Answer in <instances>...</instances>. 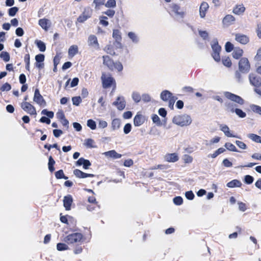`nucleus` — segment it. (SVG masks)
I'll use <instances>...</instances> for the list:
<instances>
[{
	"label": "nucleus",
	"instance_id": "nucleus-37",
	"mask_svg": "<svg viewBox=\"0 0 261 261\" xmlns=\"http://www.w3.org/2000/svg\"><path fill=\"white\" fill-rule=\"evenodd\" d=\"M36 44L37 45L39 50L43 52L46 49L45 44L41 40H37L36 41Z\"/></svg>",
	"mask_w": 261,
	"mask_h": 261
},
{
	"label": "nucleus",
	"instance_id": "nucleus-45",
	"mask_svg": "<svg viewBox=\"0 0 261 261\" xmlns=\"http://www.w3.org/2000/svg\"><path fill=\"white\" fill-rule=\"evenodd\" d=\"M57 249L58 251H64L67 250L68 247L64 243H59L57 245Z\"/></svg>",
	"mask_w": 261,
	"mask_h": 261
},
{
	"label": "nucleus",
	"instance_id": "nucleus-56",
	"mask_svg": "<svg viewBox=\"0 0 261 261\" xmlns=\"http://www.w3.org/2000/svg\"><path fill=\"white\" fill-rule=\"evenodd\" d=\"M254 60L261 62V47L257 49L256 55L254 57Z\"/></svg>",
	"mask_w": 261,
	"mask_h": 261
},
{
	"label": "nucleus",
	"instance_id": "nucleus-13",
	"mask_svg": "<svg viewBox=\"0 0 261 261\" xmlns=\"http://www.w3.org/2000/svg\"><path fill=\"white\" fill-rule=\"evenodd\" d=\"M249 78L251 84L255 88H259L261 86V78L259 76L251 74L249 75Z\"/></svg>",
	"mask_w": 261,
	"mask_h": 261
},
{
	"label": "nucleus",
	"instance_id": "nucleus-41",
	"mask_svg": "<svg viewBox=\"0 0 261 261\" xmlns=\"http://www.w3.org/2000/svg\"><path fill=\"white\" fill-rule=\"evenodd\" d=\"M248 137L249 138L251 139L253 141L256 142V143H259V141H260V137L256 134H249L248 135Z\"/></svg>",
	"mask_w": 261,
	"mask_h": 261
},
{
	"label": "nucleus",
	"instance_id": "nucleus-60",
	"mask_svg": "<svg viewBox=\"0 0 261 261\" xmlns=\"http://www.w3.org/2000/svg\"><path fill=\"white\" fill-rule=\"evenodd\" d=\"M235 143L241 149H245L247 148L246 145L242 141L237 140Z\"/></svg>",
	"mask_w": 261,
	"mask_h": 261
},
{
	"label": "nucleus",
	"instance_id": "nucleus-14",
	"mask_svg": "<svg viewBox=\"0 0 261 261\" xmlns=\"http://www.w3.org/2000/svg\"><path fill=\"white\" fill-rule=\"evenodd\" d=\"M113 105L116 106L119 110H123L126 105V102L123 97H118L116 100L113 102Z\"/></svg>",
	"mask_w": 261,
	"mask_h": 261
},
{
	"label": "nucleus",
	"instance_id": "nucleus-25",
	"mask_svg": "<svg viewBox=\"0 0 261 261\" xmlns=\"http://www.w3.org/2000/svg\"><path fill=\"white\" fill-rule=\"evenodd\" d=\"M208 7V5L206 2H203L201 4L199 8V13L201 18H204L205 16L206 12Z\"/></svg>",
	"mask_w": 261,
	"mask_h": 261
},
{
	"label": "nucleus",
	"instance_id": "nucleus-20",
	"mask_svg": "<svg viewBox=\"0 0 261 261\" xmlns=\"http://www.w3.org/2000/svg\"><path fill=\"white\" fill-rule=\"evenodd\" d=\"M88 42L89 46H92L96 49L99 48V43L96 36L94 35H90L88 37Z\"/></svg>",
	"mask_w": 261,
	"mask_h": 261
},
{
	"label": "nucleus",
	"instance_id": "nucleus-10",
	"mask_svg": "<svg viewBox=\"0 0 261 261\" xmlns=\"http://www.w3.org/2000/svg\"><path fill=\"white\" fill-rule=\"evenodd\" d=\"M33 100L40 106L45 107L46 105L45 100L40 93L39 90L38 88L35 90Z\"/></svg>",
	"mask_w": 261,
	"mask_h": 261
},
{
	"label": "nucleus",
	"instance_id": "nucleus-29",
	"mask_svg": "<svg viewBox=\"0 0 261 261\" xmlns=\"http://www.w3.org/2000/svg\"><path fill=\"white\" fill-rule=\"evenodd\" d=\"M78 53V46L76 45H71L68 49V56L72 58Z\"/></svg>",
	"mask_w": 261,
	"mask_h": 261
},
{
	"label": "nucleus",
	"instance_id": "nucleus-63",
	"mask_svg": "<svg viewBox=\"0 0 261 261\" xmlns=\"http://www.w3.org/2000/svg\"><path fill=\"white\" fill-rule=\"evenodd\" d=\"M199 34L204 40L207 39L208 37V34L205 31H199Z\"/></svg>",
	"mask_w": 261,
	"mask_h": 261
},
{
	"label": "nucleus",
	"instance_id": "nucleus-34",
	"mask_svg": "<svg viewBox=\"0 0 261 261\" xmlns=\"http://www.w3.org/2000/svg\"><path fill=\"white\" fill-rule=\"evenodd\" d=\"M121 124L120 120L118 118H115L112 121V128L113 130H116L119 128Z\"/></svg>",
	"mask_w": 261,
	"mask_h": 261
},
{
	"label": "nucleus",
	"instance_id": "nucleus-30",
	"mask_svg": "<svg viewBox=\"0 0 261 261\" xmlns=\"http://www.w3.org/2000/svg\"><path fill=\"white\" fill-rule=\"evenodd\" d=\"M221 130L228 137L238 138L236 135H232L229 131V128L226 125L221 126Z\"/></svg>",
	"mask_w": 261,
	"mask_h": 261
},
{
	"label": "nucleus",
	"instance_id": "nucleus-46",
	"mask_svg": "<svg viewBox=\"0 0 261 261\" xmlns=\"http://www.w3.org/2000/svg\"><path fill=\"white\" fill-rule=\"evenodd\" d=\"M18 8L17 7H14L10 8L8 10V14L10 16H14L16 15L17 12L18 11Z\"/></svg>",
	"mask_w": 261,
	"mask_h": 261
},
{
	"label": "nucleus",
	"instance_id": "nucleus-8",
	"mask_svg": "<svg viewBox=\"0 0 261 261\" xmlns=\"http://www.w3.org/2000/svg\"><path fill=\"white\" fill-rule=\"evenodd\" d=\"M21 108L27 113L31 115H36V108L30 103L27 101H23L20 105Z\"/></svg>",
	"mask_w": 261,
	"mask_h": 261
},
{
	"label": "nucleus",
	"instance_id": "nucleus-39",
	"mask_svg": "<svg viewBox=\"0 0 261 261\" xmlns=\"http://www.w3.org/2000/svg\"><path fill=\"white\" fill-rule=\"evenodd\" d=\"M30 54L29 53L25 54L24 57V61L25 63V69L27 70H28L29 71L30 70Z\"/></svg>",
	"mask_w": 261,
	"mask_h": 261
},
{
	"label": "nucleus",
	"instance_id": "nucleus-55",
	"mask_svg": "<svg viewBox=\"0 0 261 261\" xmlns=\"http://www.w3.org/2000/svg\"><path fill=\"white\" fill-rule=\"evenodd\" d=\"M182 91L186 93H192L194 92V89L190 86H185L182 88Z\"/></svg>",
	"mask_w": 261,
	"mask_h": 261
},
{
	"label": "nucleus",
	"instance_id": "nucleus-59",
	"mask_svg": "<svg viewBox=\"0 0 261 261\" xmlns=\"http://www.w3.org/2000/svg\"><path fill=\"white\" fill-rule=\"evenodd\" d=\"M105 6L108 8L115 7L116 6L115 0H108Z\"/></svg>",
	"mask_w": 261,
	"mask_h": 261
},
{
	"label": "nucleus",
	"instance_id": "nucleus-15",
	"mask_svg": "<svg viewBox=\"0 0 261 261\" xmlns=\"http://www.w3.org/2000/svg\"><path fill=\"white\" fill-rule=\"evenodd\" d=\"M73 203V198L71 195H67L64 197L63 205L66 211H70Z\"/></svg>",
	"mask_w": 261,
	"mask_h": 261
},
{
	"label": "nucleus",
	"instance_id": "nucleus-48",
	"mask_svg": "<svg viewBox=\"0 0 261 261\" xmlns=\"http://www.w3.org/2000/svg\"><path fill=\"white\" fill-rule=\"evenodd\" d=\"M87 126L92 130L95 129L96 128V122L92 119L88 120Z\"/></svg>",
	"mask_w": 261,
	"mask_h": 261
},
{
	"label": "nucleus",
	"instance_id": "nucleus-43",
	"mask_svg": "<svg viewBox=\"0 0 261 261\" xmlns=\"http://www.w3.org/2000/svg\"><path fill=\"white\" fill-rule=\"evenodd\" d=\"M110 156L114 159H119L121 157V154L117 153L115 150H113L108 152Z\"/></svg>",
	"mask_w": 261,
	"mask_h": 261
},
{
	"label": "nucleus",
	"instance_id": "nucleus-3",
	"mask_svg": "<svg viewBox=\"0 0 261 261\" xmlns=\"http://www.w3.org/2000/svg\"><path fill=\"white\" fill-rule=\"evenodd\" d=\"M103 64L107 66L110 70L114 69L120 72L123 70V65L120 62H115L109 56H103Z\"/></svg>",
	"mask_w": 261,
	"mask_h": 261
},
{
	"label": "nucleus",
	"instance_id": "nucleus-58",
	"mask_svg": "<svg viewBox=\"0 0 261 261\" xmlns=\"http://www.w3.org/2000/svg\"><path fill=\"white\" fill-rule=\"evenodd\" d=\"M132 129V125L130 123H126L123 128V131L124 134H128Z\"/></svg>",
	"mask_w": 261,
	"mask_h": 261
},
{
	"label": "nucleus",
	"instance_id": "nucleus-44",
	"mask_svg": "<svg viewBox=\"0 0 261 261\" xmlns=\"http://www.w3.org/2000/svg\"><path fill=\"white\" fill-rule=\"evenodd\" d=\"M234 46L230 42H227L225 45V49L226 52L230 53L234 49Z\"/></svg>",
	"mask_w": 261,
	"mask_h": 261
},
{
	"label": "nucleus",
	"instance_id": "nucleus-38",
	"mask_svg": "<svg viewBox=\"0 0 261 261\" xmlns=\"http://www.w3.org/2000/svg\"><path fill=\"white\" fill-rule=\"evenodd\" d=\"M55 176H56V178H57V179L63 178L65 179H67L68 178V177L64 175V172H63V170H62V169L59 170L55 172Z\"/></svg>",
	"mask_w": 261,
	"mask_h": 261
},
{
	"label": "nucleus",
	"instance_id": "nucleus-64",
	"mask_svg": "<svg viewBox=\"0 0 261 261\" xmlns=\"http://www.w3.org/2000/svg\"><path fill=\"white\" fill-rule=\"evenodd\" d=\"M252 110L261 115V107L258 106L254 105L252 107Z\"/></svg>",
	"mask_w": 261,
	"mask_h": 261
},
{
	"label": "nucleus",
	"instance_id": "nucleus-27",
	"mask_svg": "<svg viewBox=\"0 0 261 261\" xmlns=\"http://www.w3.org/2000/svg\"><path fill=\"white\" fill-rule=\"evenodd\" d=\"M243 50L240 47H235L232 52V57L235 59H240L243 54Z\"/></svg>",
	"mask_w": 261,
	"mask_h": 261
},
{
	"label": "nucleus",
	"instance_id": "nucleus-49",
	"mask_svg": "<svg viewBox=\"0 0 261 261\" xmlns=\"http://www.w3.org/2000/svg\"><path fill=\"white\" fill-rule=\"evenodd\" d=\"M72 101L73 105L78 106L82 102V100L80 96H75L72 98Z\"/></svg>",
	"mask_w": 261,
	"mask_h": 261
},
{
	"label": "nucleus",
	"instance_id": "nucleus-51",
	"mask_svg": "<svg viewBox=\"0 0 261 261\" xmlns=\"http://www.w3.org/2000/svg\"><path fill=\"white\" fill-rule=\"evenodd\" d=\"M128 36L134 42L136 43L138 41V37L134 32H129L128 33Z\"/></svg>",
	"mask_w": 261,
	"mask_h": 261
},
{
	"label": "nucleus",
	"instance_id": "nucleus-24",
	"mask_svg": "<svg viewBox=\"0 0 261 261\" xmlns=\"http://www.w3.org/2000/svg\"><path fill=\"white\" fill-rule=\"evenodd\" d=\"M235 21V18L232 15H226L223 19L222 22L223 24L226 25H230L233 23Z\"/></svg>",
	"mask_w": 261,
	"mask_h": 261
},
{
	"label": "nucleus",
	"instance_id": "nucleus-57",
	"mask_svg": "<svg viewBox=\"0 0 261 261\" xmlns=\"http://www.w3.org/2000/svg\"><path fill=\"white\" fill-rule=\"evenodd\" d=\"M44 55L43 54H38L35 56L36 63L43 62L44 60Z\"/></svg>",
	"mask_w": 261,
	"mask_h": 261
},
{
	"label": "nucleus",
	"instance_id": "nucleus-28",
	"mask_svg": "<svg viewBox=\"0 0 261 261\" xmlns=\"http://www.w3.org/2000/svg\"><path fill=\"white\" fill-rule=\"evenodd\" d=\"M226 186L228 188H233L235 187H241L242 186L241 182L238 179H233L228 182Z\"/></svg>",
	"mask_w": 261,
	"mask_h": 261
},
{
	"label": "nucleus",
	"instance_id": "nucleus-33",
	"mask_svg": "<svg viewBox=\"0 0 261 261\" xmlns=\"http://www.w3.org/2000/svg\"><path fill=\"white\" fill-rule=\"evenodd\" d=\"M222 62L224 66L229 68L232 66V62L230 58L228 56H224L222 58Z\"/></svg>",
	"mask_w": 261,
	"mask_h": 261
},
{
	"label": "nucleus",
	"instance_id": "nucleus-4",
	"mask_svg": "<svg viewBox=\"0 0 261 261\" xmlns=\"http://www.w3.org/2000/svg\"><path fill=\"white\" fill-rule=\"evenodd\" d=\"M173 123L181 126H187L191 124V117L187 115H178L175 116L172 119Z\"/></svg>",
	"mask_w": 261,
	"mask_h": 261
},
{
	"label": "nucleus",
	"instance_id": "nucleus-5",
	"mask_svg": "<svg viewBox=\"0 0 261 261\" xmlns=\"http://www.w3.org/2000/svg\"><path fill=\"white\" fill-rule=\"evenodd\" d=\"M64 241L68 244L81 243L84 241V236L81 233H73L65 237Z\"/></svg>",
	"mask_w": 261,
	"mask_h": 261
},
{
	"label": "nucleus",
	"instance_id": "nucleus-35",
	"mask_svg": "<svg viewBox=\"0 0 261 261\" xmlns=\"http://www.w3.org/2000/svg\"><path fill=\"white\" fill-rule=\"evenodd\" d=\"M55 164V161L51 156H50L48 158V170L50 172H53L55 171L54 165Z\"/></svg>",
	"mask_w": 261,
	"mask_h": 261
},
{
	"label": "nucleus",
	"instance_id": "nucleus-16",
	"mask_svg": "<svg viewBox=\"0 0 261 261\" xmlns=\"http://www.w3.org/2000/svg\"><path fill=\"white\" fill-rule=\"evenodd\" d=\"M73 174L76 177L79 178L93 177L94 176V175L93 174L86 173L77 169L73 170Z\"/></svg>",
	"mask_w": 261,
	"mask_h": 261
},
{
	"label": "nucleus",
	"instance_id": "nucleus-12",
	"mask_svg": "<svg viewBox=\"0 0 261 261\" xmlns=\"http://www.w3.org/2000/svg\"><path fill=\"white\" fill-rule=\"evenodd\" d=\"M41 114L46 115L48 118L45 116H42L40 119L39 121L41 123H45L47 124H50V120L49 118H53L54 117V112L52 111H48L46 109H44L42 111Z\"/></svg>",
	"mask_w": 261,
	"mask_h": 261
},
{
	"label": "nucleus",
	"instance_id": "nucleus-19",
	"mask_svg": "<svg viewBox=\"0 0 261 261\" xmlns=\"http://www.w3.org/2000/svg\"><path fill=\"white\" fill-rule=\"evenodd\" d=\"M76 165L79 166L83 165L84 169H88L91 166V163L89 160L81 158L76 162Z\"/></svg>",
	"mask_w": 261,
	"mask_h": 261
},
{
	"label": "nucleus",
	"instance_id": "nucleus-42",
	"mask_svg": "<svg viewBox=\"0 0 261 261\" xmlns=\"http://www.w3.org/2000/svg\"><path fill=\"white\" fill-rule=\"evenodd\" d=\"M0 58L5 62H8L10 60L9 54L7 51H2L0 54Z\"/></svg>",
	"mask_w": 261,
	"mask_h": 261
},
{
	"label": "nucleus",
	"instance_id": "nucleus-7",
	"mask_svg": "<svg viewBox=\"0 0 261 261\" xmlns=\"http://www.w3.org/2000/svg\"><path fill=\"white\" fill-rule=\"evenodd\" d=\"M101 81L102 87L105 89L109 88L112 86L115 88L116 87V84L115 80L112 76L107 77L105 74L103 73L101 76Z\"/></svg>",
	"mask_w": 261,
	"mask_h": 261
},
{
	"label": "nucleus",
	"instance_id": "nucleus-36",
	"mask_svg": "<svg viewBox=\"0 0 261 261\" xmlns=\"http://www.w3.org/2000/svg\"><path fill=\"white\" fill-rule=\"evenodd\" d=\"M104 50L107 54L112 56H115L116 54L113 46L112 45H107L105 47Z\"/></svg>",
	"mask_w": 261,
	"mask_h": 261
},
{
	"label": "nucleus",
	"instance_id": "nucleus-31",
	"mask_svg": "<svg viewBox=\"0 0 261 261\" xmlns=\"http://www.w3.org/2000/svg\"><path fill=\"white\" fill-rule=\"evenodd\" d=\"M113 37L114 38L116 42H117L119 43L120 42L122 39V37L121 33L119 31V30L117 29H115L113 30Z\"/></svg>",
	"mask_w": 261,
	"mask_h": 261
},
{
	"label": "nucleus",
	"instance_id": "nucleus-47",
	"mask_svg": "<svg viewBox=\"0 0 261 261\" xmlns=\"http://www.w3.org/2000/svg\"><path fill=\"white\" fill-rule=\"evenodd\" d=\"M11 89V86L8 83L4 84L0 88V90L2 92L8 91Z\"/></svg>",
	"mask_w": 261,
	"mask_h": 261
},
{
	"label": "nucleus",
	"instance_id": "nucleus-52",
	"mask_svg": "<svg viewBox=\"0 0 261 261\" xmlns=\"http://www.w3.org/2000/svg\"><path fill=\"white\" fill-rule=\"evenodd\" d=\"M152 121L156 123L157 125H161L162 124L160 118L157 115L153 114L152 116Z\"/></svg>",
	"mask_w": 261,
	"mask_h": 261
},
{
	"label": "nucleus",
	"instance_id": "nucleus-9",
	"mask_svg": "<svg viewBox=\"0 0 261 261\" xmlns=\"http://www.w3.org/2000/svg\"><path fill=\"white\" fill-rule=\"evenodd\" d=\"M92 12V11L91 9L89 8H85L82 13L77 18V22L83 23L91 17Z\"/></svg>",
	"mask_w": 261,
	"mask_h": 261
},
{
	"label": "nucleus",
	"instance_id": "nucleus-11",
	"mask_svg": "<svg viewBox=\"0 0 261 261\" xmlns=\"http://www.w3.org/2000/svg\"><path fill=\"white\" fill-rule=\"evenodd\" d=\"M234 36L235 40L242 45H246L250 41L249 37L246 35L241 33H236L234 34Z\"/></svg>",
	"mask_w": 261,
	"mask_h": 261
},
{
	"label": "nucleus",
	"instance_id": "nucleus-62",
	"mask_svg": "<svg viewBox=\"0 0 261 261\" xmlns=\"http://www.w3.org/2000/svg\"><path fill=\"white\" fill-rule=\"evenodd\" d=\"M184 161L185 163H190L193 161V158L188 154H185L184 156Z\"/></svg>",
	"mask_w": 261,
	"mask_h": 261
},
{
	"label": "nucleus",
	"instance_id": "nucleus-21",
	"mask_svg": "<svg viewBox=\"0 0 261 261\" xmlns=\"http://www.w3.org/2000/svg\"><path fill=\"white\" fill-rule=\"evenodd\" d=\"M175 96L173 95V94L167 90L163 91L161 93V98L164 101L170 100L172 98H175Z\"/></svg>",
	"mask_w": 261,
	"mask_h": 261
},
{
	"label": "nucleus",
	"instance_id": "nucleus-54",
	"mask_svg": "<svg viewBox=\"0 0 261 261\" xmlns=\"http://www.w3.org/2000/svg\"><path fill=\"white\" fill-rule=\"evenodd\" d=\"M173 202L175 204L179 205H181L183 202V199L180 196H176L173 199Z\"/></svg>",
	"mask_w": 261,
	"mask_h": 261
},
{
	"label": "nucleus",
	"instance_id": "nucleus-1",
	"mask_svg": "<svg viewBox=\"0 0 261 261\" xmlns=\"http://www.w3.org/2000/svg\"><path fill=\"white\" fill-rule=\"evenodd\" d=\"M224 95L226 98L231 101L229 102L227 101L224 103L226 111L231 113L235 112L240 118L245 117L246 114L242 110L237 108L238 105H243L245 103L244 100L241 96L230 92H224Z\"/></svg>",
	"mask_w": 261,
	"mask_h": 261
},
{
	"label": "nucleus",
	"instance_id": "nucleus-6",
	"mask_svg": "<svg viewBox=\"0 0 261 261\" xmlns=\"http://www.w3.org/2000/svg\"><path fill=\"white\" fill-rule=\"evenodd\" d=\"M212 52L211 55L214 60L216 62L221 61L220 53L221 51V47L219 45L218 41L217 39L214 40L211 44Z\"/></svg>",
	"mask_w": 261,
	"mask_h": 261
},
{
	"label": "nucleus",
	"instance_id": "nucleus-22",
	"mask_svg": "<svg viewBox=\"0 0 261 261\" xmlns=\"http://www.w3.org/2000/svg\"><path fill=\"white\" fill-rule=\"evenodd\" d=\"M38 24L45 31H47L50 27V22L46 18L39 19Z\"/></svg>",
	"mask_w": 261,
	"mask_h": 261
},
{
	"label": "nucleus",
	"instance_id": "nucleus-26",
	"mask_svg": "<svg viewBox=\"0 0 261 261\" xmlns=\"http://www.w3.org/2000/svg\"><path fill=\"white\" fill-rule=\"evenodd\" d=\"M245 7L243 4L237 5L233 8L232 12L234 14L239 15L242 14L245 12Z\"/></svg>",
	"mask_w": 261,
	"mask_h": 261
},
{
	"label": "nucleus",
	"instance_id": "nucleus-18",
	"mask_svg": "<svg viewBox=\"0 0 261 261\" xmlns=\"http://www.w3.org/2000/svg\"><path fill=\"white\" fill-rule=\"evenodd\" d=\"M145 120L144 116L138 113L134 118V124L135 126H139L144 123Z\"/></svg>",
	"mask_w": 261,
	"mask_h": 261
},
{
	"label": "nucleus",
	"instance_id": "nucleus-23",
	"mask_svg": "<svg viewBox=\"0 0 261 261\" xmlns=\"http://www.w3.org/2000/svg\"><path fill=\"white\" fill-rule=\"evenodd\" d=\"M165 160L168 162H175L179 160V157L176 153H167L165 156Z\"/></svg>",
	"mask_w": 261,
	"mask_h": 261
},
{
	"label": "nucleus",
	"instance_id": "nucleus-50",
	"mask_svg": "<svg viewBox=\"0 0 261 261\" xmlns=\"http://www.w3.org/2000/svg\"><path fill=\"white\" fill-rule=\"evenodd\" d=\"M254 180L253 177L249 175H245L244 177V182L247 184H251Z\"/></svg>",
	"mask_w": 261,
	"mask_h": 261
},
{
	"label": "nucleus",
	"instance_id": "nucleus-61",
	"mask_svg": "<svg viewBox=\"0 0 261 261\" xmlns=\"http://www.w3.org/2000/svg\"><path fill=\"white\" fill-rule=\"evenodd\" d=\"M185 196L189 200H193L195 197L194 194L192 191L186 192Z\"/></svg>",
	"mask_w": 261,
	"mask_h": 261
},
{
	"label": "nucleus",
	"instance_id": "nucleus-40",
	"mask_svg": "<svg viewBox=\"0 0 261 261\" xmlns=\"http://www.w3.org/2000/svg\"><path fill=\"white\" fill-rule=\"evenodd\" d=\"M225 147L229 151H234V152H238V149L236 147V146L232 143L229 142H227L225 144Z\"/></svg>",
	"mask_w": 261,
	"mask_h": 261
},
{
	"label": "nucleus",
	"instance_id": "nucleus-17",
	"mask_svg": "<svg viewBox=\"0 0 261 261\" xmlns=\"http://www.w3.org/2000/svg\"><path fill=\"white\" fill-rule=\"evenodd\" d=\"M172 11L176 15L179 16L180 17L183 18L185 16V12L180 11L181 9L180 6L176 4H172L170 6Z\"/></svg>",
	"mask_w": 261,
	"mask_h": 261
},
{
	"label": "nucleus",
	"instance_id": "nucleus-53",
	"mask_svg": "<svg viewBox=\"0 0 261 261\" xmlns=\"http://www.w3.org/2000/svg\"><path fill=\"white\" fill-rule=\"evenodd\" d=\"M100 19V23L105 26V27H107L108 25L109 24V22L108 21H107V19H108V18L106 16H101L99 18Z\"/></svg>",
	"mask_w": 261,
	"mask_h": 261
},
{
	"label": "nucleus",
	"instance_id": "nucleus-32",
	"mask_svg": "<svg viewBox=\"0 0 261 261\" xmlns=\"http://www.w3.org/2000/svg\"><path fill=\"white\" fill-rule=\"evenodd\" d=\"M84 145L88 148H95L96 146L95 145L94 140L91 138L87 139L85 140Z\"/></svg>",
	"mask_w": 261,
	"mask_h": 261
},
{
	"label": "nucleus",
	"instance_id": "nucleus-2",
	"mask_svg": "<svg viewBox=\"0 0 261 261\" xmlns=\"http://www.w3.org/2000/svg\"><path fill=\"white\" fill-rule=\"evenodd\" d=\"M239 70L235 72V77L240 81L242 79V74H246L249 72L251 66L248 59L246 57L241 58L239 63Z\"/></svg>",
	"mask_w": 261,
	"mask_h": 261
}]
</instances>
